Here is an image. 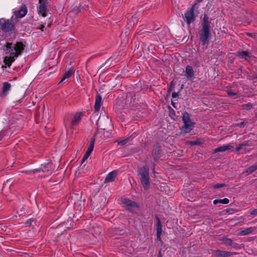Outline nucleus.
Here are the masks:
<instances>
[{
    "label": "nucleus",
    "mask_w": 257,
    "mask_h": 257,
    "mask_svg": "<svg viewBox=\"0 0 257 257\" xmlns=\"http://www.w3.org/2000/svg\"><path fill=\"white\" fill-rule=\"evenodd\" d=\"M139 175L140 176V181L144 189L145 190L149 189L150 186V182L148 167L145 166L142 167L139 170Z\"/></svg>",
    "instance_id": "f257e3e1"
},
{
    "label": "nucleus",
    "mask_w": 257,
    "mask_h": 257,
    "mask_svg": "<svg viewBox=\"0 0 257 257\" xmlns=\"http://www.w3.org/2000/svg\"><path fill=\"white\" fill-rule=\"evenodd\" d=\"M182 120L184 122V126L181 128L182 132L184 133H189L194 127V123L189 119V115L185 112L183 114Z\"/></svg>",
    "instance_id": "f03ea898"
},
{
    "label": "nucleus",
    "mask_w": 257,
    "mask_h": 257,
    "mask_svg": "<svg viewBox=\"0 0 257 257\" xmlns=\"http://www.w3.org/2000/svg\"><path fill=\"white\" fill-rule=\"evenodd\" d=\"M82 114L81 112H77L73 117L71 121L69 123L68 122V117L65 116L64 119V123L66 128L67 127H70L72 128L74 125L78 124L81 119Z\"/></svg>",
    "instance_id": "7ed1b4c3"
},
{
    "label": "nucleus",
    "mask_w": 257,
    "mask_h": 257,
    "mask_svg": "<svg viewBox=\"0 0 257 257\" xmlns=\"http://www.w3.org/2000/svg\"><path fill=\"white\" fill-rule=\"evenodd\" d=\"M0 27L3 31L9 32L13 29L14 24L12 20H6L2 19L0 20Z\"/></svg>",
    "instance_id": "20e7f679"
},
{
    "label": "nucleus",
    "mask_w": 257,
    "mask_h": 257,
    "mask_svg": "<svg viewBox=\"0 0 257 257\" xmlns=\"http://www.w3.org/2000/svg\"><path fill=\"white\" fill-rule=\"evenodd\" d=\"M210 27H202L200 39L203 45H205L208 43V37L210 34Z\"/></svg>",
    "instance_id": "39448f33"
},
{
    "label": "nucleus",
    "mask_w": 257,
    "mask_h": 257,
    "mask_svg": "<svg viewBox=\"0 0 257 257\" xmlns=\"http://www.w3.org/2000/svg\"><path fill=\"white\" fill-rule=\"evenodd\" d=\"M194 5L188 10L184 15L183 19L188 25H190L195 20L194 14Z\"/></svg>",
    "instance_id": "423d86ee"
},
{
    "label": "nucleus",
    "mask_w": 257,
    "mask_h": 257,
    "mask_svg": "<svg viewBox=\"0 0 257 257\" xmlns=\"http://www.w3.org/2000/svg\"><path fill=\"white\" fill-rule=\"evenodd\" d=\"M27 13V9L25 5H22L19 11L15 12V16L16 18H22L26 16Z\"/></svg>",
    "instance_id": "0eeeda50"
},
{
    "label": "nucleus",
    "mask_w": 257,
    "mask_h": 257,
    "mask_svg": "<svg viewBox=\"0 0 257 257\" xmlns=\"http://www.w3.org/2000/svg\"><path fill=\"white\" fill-rule=\"evenodd\" d=\"M40 169L44 173H46L47 175L51 174L52 170H53V166L52 163H48L46 164L42 165Z\"/></svg>",
    "instance_id": "6e6552de"
},
{
    "label": "nucleus",
    "mask_w": 257,
    "mask_h": 257,
    "mask_svg": "<svg viewBox=\"0 0 257 257\" xmlns=\"http://www.w3.org/2000/svg\"><path fill=\"white\" fill-rule=\"evenodd\" d=\"M25 48V45L22 42H17L14 47L16 52L13 53V55H15L17 57L20 55Z\"/></svg>",
    "instance_id": "1a4fd4ad"
},
{
    "label": "nucleus",
    "mask_w": 257,
    "mask_h": 257,
    "mask_svg": "<svg viewBox=\"0 0 257 257\" xmlns=\"http://www.w3.org/2000/svg\"><path fill=\"white\" fill-rule=\"evenodd\" d=\"M185 72V76L188 80H192L194 78V72L191 66H186Z\"/></svg>",
    "instance_id": "9d476101"
},
{
    "label": "nucleus",
    "mask_w": 257,
    "mask_h": 257,
    "mask_svg": "<svg viewBox=\"0 0 257 257\" xmlns=\"http://www.w3.org/2000/svg\"><path fill=\"white\" fill-rule=\"evenodd\" d=\"M118 171L117 170H114L109 173L104 180V183L112 182L114 180L116 176L117 175Z\"/></svg>",
    "instance_id": "9b49d317"
},
{
    "label": "nucleus",
    "mask_w": 257,
    "mask_h": 257,
    "mask_svg": "<svg viewBox=\"0 0 257 257\" xmlns=\"http://www.w3.org/2000/svg\"><path fill=\"white\" fill-rule=\"evenodd\" d=\"M215 253L216 256L218 257H228L232 254H235V253L234 252L223 251L218 249L215 251Z\"/></svg>",
    "instance_id": "f8f14e48"
},
{
    "label": "nucleus",
    "mask_w": 257,
    "mask_h": 257,
    "mask_svg": "<svg viewBox=\"0 0 257 257\" xmlns=\"http://www.w3.org/2000/svg\"><path fill=\"white\" fill-rule=\"evenodd\" d=\"M233 147L231 146L230 145H224L223 146H220L218 148H216L213 151L214 153H216L217 152H224L225 151L228 150L230 149H231Z\"/></svg>",
    "instance_id": "ddd939ff"
},
{
    "label": "nucleus",
    "mask_w": 257,
    "mask_h": 257,
    "mask_svg": "<svg viewBox=\"0 0 257 257\" xmlns=\"http://www.w3.org/2000/svg\"><path fill=\"white\" fill-rule=\"evenodd\" d=\"M11 55H12L11 56L6 57L4 59V62L8 67L11 65L12 62L15 61V58L16 57L15 55H13V53H11Z\"/></svg>",
    "instance_id": "4468645a"
},
{
    "label": "nucleus",
    "mask_w": 257,
    "mask_h": 257,
    "mask_svg": "<svg viewBox=\"0 0 257 257\" xmlns=\"http://www.w3.org/2000/svg\"><path fill=\"white\" fill-rule=\"evenodd\" d=\"M102 104L101 97H96L94 108L95 111H98L100 110L101 106Z\"/></svg>",
    "instance_id": "2eb2a0df"
},
{
    "label": "nucleus",
    "mask_w": 257,
    "mask_h": 257,
    "mask_svg": "<svg viewBox=\"0 0 257 257\" xmlns=\"http://www.w3.org/2000/svg\"><path fill=\"white\" fill-rule=\"evenodd\" d=\"M40 4V5L39 8V12L40 14H42V16L43 17H45L46 16V10H47L46 7L45 6V4L41 3Z\"/></svg>",
    "instance_id": "dca6fc26"
},
{
    "label": "nucleus",
    "mask_w": 257,
    "mask_h": 257,
    "mask_svg": "<svg viewBox=\"0 0 257 257\" xmlns=\"http://www.w3.org/2000/svg\"><path fill=\"white\" fill-rule=\"evenodd\" d=\"M11 87V84L8 82L4 83L3 87V94L4 95H7L8 91L10 90Z\"/></svg>",
    "instance_id": "f3484780"
},
{
    "label": "nucleus",
    "mask_w": 257,
    "mask_h": 257,
    "mask_svg": "<svg viewBox=\"0 0 257 257\" xmlns=\"http://www.w3.org/2000/svg\"><path fill=\"white\" fill-rule=\"evenodd\" d=\"M73 73H74V72H73V71L72 70H69L67 71L65 73V74H64V76H63V77L62 79H61V80L60 81L59 83H62V82H63V81L64 80H65L66 79H68V78H70V77L72 75V74Z\"/></svg>",
    "instance_id": "a211bd4d"
},
{
    "label": "nucleus",
    "mask_w": 257,
    "mask_h": 257,
    "mask_svg": "<svg viewBox=\"0 0 257 257\" xmlns=\"http://www.w3.org/2000/svg\"><path fill=\"white\" fill-rule=\"evenodd\" d=\"M249 53L248 51H239L237 52V56L240 58L246 59L249 57Z\"/></svg>",
    "instance_id": "6ab92c4d"
},
{
    "label": "nucleus",
    "mask_w": 257,
    "mask_h": 257,
    "mask_svg": "<svg viewBox=\"0 0 257 257\" xmlns=\"http://www.w3.org/2000/svg\"><path fill=\"white\" fill-rule=\"evenodd\" d=\"M213 202L214 204H217V203L226 204L229 202V201L228 199L225 198L222 199H215Z\"/></svg>",
    "instance_id": "aec40b11"
},
{
    "label": "nucleus",
    "mask_w": 257,
    "mask_h": 257,
    "mask_svg": "<svg viewBox=\"0 0 257 257\" xmlns=\"http://www.w3.org/2000/svg\"><path fill=\"white\" fill-rule=\"evenodd\" d=\"M202 27H210L209 18L207 15H204L203 19Z\"/></svg>",
    "instance_id": "412c9836"
},
{
    "label": "nucleus",
    "mask_w": 257,
    "mask_h": 257,
    "mask_svg": "<svg viewBox=\"0 0 257 257\" xmlns=\"http://www.w3.org/2000/svg\"><path fill=\"white\" fill-rule=\"evenodd\" d=\"M257 169V165H253L248 168H247L245 171L246 175H249Z\"/></svg>",
    "instance_id": "4be33fe9"
},
{
    "label": "nucleus",
    "mask_w": 257,
    "mask_h": 257,
    "mask_svg": "<svg viewBox=\"0 0 257 257\" xmlns=\"http://www.w3.org/2000/svg\"><path fill=\"white\" fill-rule=\"evenodd\" d=\"M253 229L251 227L247 228L244 229H243L241 231L240 235H244L249 234L252 231Z\"/></svg>",
    "instance_id": "5701e85b"
},
{
    "label": "nucleus",
    "mask_w": 257,
    "mask_h": 257,
    "mask_svg": "<svg viewBox=\"0 0 257 257\" xmlns=\"http://www.w3.org/2000/svg\"><path fill=\"white\" fill-rule=\"evenodd\" d=\"M94 140H92L91 141V142H90L89 145V147L87 149V150L86 151V153H87L88 154H91L93 150V148H94Z\"/></svg>",
    "instance_id": "b1692460"
},
{
    "label": "nucleus",
    "mask_w": 257,
    "mask_h": 257,
    "mask_svg": "<svg viewBox=\"0 0 257 257\" xmlns=\"http://www.w3.org/2000/svg\"><path fill=\"white\" fill-rule=\"evenodd\" d=\"M101 229L98 227H95L93 228L92 233L94 236L99 235L101 233Z\"/></svg>",
    "instance_id": "393cba45"
},
{
    "label": "nucleus",
    "mask_w": 257,
    "mask_h": 257,
    "mask_svg": "<svg viewBox=\"0 0 257 257\" xmlns=\"http://www.w3.org/2000/svg\"><path fill=\"white\" fill-rule=\"evenodd\" d=\"M123 203L125 204L131 206H135L136 204L134 202L128 199H124L123 201Z\"/></svg>",
    "instance_id": "a878e982"
},
{
    "label": "nucleus",
    "mask_w": 257,
    "mask_h": 257,
    "mask_svg": "<svg viewBox=\"0 0 257 257\" xmlns=\"http://www.w3.org/2000/svg\"><path fill=\"white\" fill-rule=\"evenodd\" d=\"M162 226L161 225L160 221L158 220L157 227V236L161 235L162 233Z\"/></svg>",
    "instance_id": "bb28decb"
},
{
    "label": "nucleus",
    "mask_w": 257,
    "mask_h": 257,
    "mask_svg": "<svg viewBox=\"0 0 257 257\" xmlns=\"http://www.w3.org/2000/svg\"><path fill=\"white\" fill-rule=\"evenodd\" d=\"M127 142H128L127 139H124V140H121L119 141H117V142L118 145L123 146V145L126 144L127 143Z\"/></svg>",
    "instance_id": "cd10ccee"
},
{
    "label": "nucleus",
    "mask_w": 257,
    "mask_h": 257,
    "mask_svg": "<svg viewBox=\"0 0 257 257\" xmlns=\"http://www.w3.org/2000/svg\"><path fill=\"white\" fill-rule=\"evenodd\" d=\"M11 46H12V43H7V44H6L7 49L6 50V51L7 52L10 53V51L11 48Z\"/></svg>",
    "instance_id": "c85d7f7f"
},
{
    "label": "nucleus",
    "mask_w": 257,
    "mask_h": 257,
    "mask_svg": "<svg viewBox=\"0 0 257 257\" xmlns=\"http://www.w3.org/2000/svg\"><path fill=\"white\" fill-rule=\"evenodd\" d=\"M176 98H177V97H173V99L171 100V102H172V104L173 106V107L176 108H177V104H176L175 102V101L176 100Z\"/></svg>",
    "instance_id": "c756f323"
},
{
    "label": "nucleus",
    "mask_w": 257,
    "mask_h": 257,
    "mask_svg": "<svg viewBox=\"0 0 257 257\" xmlns=\"http://www.w3.org/2000/svg\"><path fill=\"white\" fill-rule=\"evenodd\" d=\"M187 144H190L191 146H194L196 145H198L199 144V141H192V142H188L187 143Z\"/></svg>",
    "instance_id": "7c9ffc66"
},
{
    "label": "nucleus",
    "mask_w": 257,
    "mask_h": 257,
    "mask_svg": "<svg viewBox=\"0 0 257 257\" xmlns=\"http://www.w3.org/2000/svg\"><path fill=\"white\" fill-rule=\"evenodd\" d=\"M90 155V154H88L87 153H85L82 159V162H84L86 160H87Z\"/></svg>",
    "instance_id": "2f4dec72"
},
{
    "label": "nucleus",
    "mask_w": 257,
    "mask_h": 257,
    "mask_svg": "<svg viewBox=\"0 0 257 257\" xmlns=\"http://www.w3.org/2000/svg\"><path fill=\"white\" fill-rule=\"evenodd\" d=\"M90 155V154H88L87 153H85L82 159V162H84L86 160H87Z\"/></svg>",
    "instance_id": "473e14b6"
},
{
    "label": "nucleus",
    "mask_w": 257,
    "mask_h": 257,
    "mask_svg": "<svg viewBox=\"0 0 257 257\" xmlns=\"http://www.w3.org/2000/svg\"><path fill=\"white\" fill-rule=\"evenodd\" d=\"M224 186V184H217L215 185H214L213 187L214 189H217L220 187H222Z\"/></svg>",
    "instance_id": "72a5a7b5"
},
{
    "label": "nucleus",
    "mask_w": 257,
    "mask_h": 257,
    "mask_svg": "<svg viewBox=\"0 0 257 257\" xmlns=\"http://www.w3.org/2000/svg\"><path fill=\"white\" fill-rule=\"evenodd\" d=\"M251 107V105L249 104H245L243 106V108L246 109H249Z\"/></svg>",
    "instance_id": "f704fd0d"
},
{
    "label": "nucleus",
    "mask_w": 257,
    "mask_h": 257,
    "mask_svg": "<svg viewBox=\"0 0 257 257\" xmlns=\"http://www.w3.org/2000/svg\"><path fill=\"white\" fill-rule=\"evenodd\" d=\"M169 112H170V115L171 117H173V116L175 115V112H174V111L173 109L170 110Z\"/></svg>",
    "instance_id": "c9c22d12"
},
{
    "label": "nucleus",
    "mask_w": 257,
    "mask_h": 257,
    "mask_svg": "<svg viewBox=\"0 0 257 257\" xmlns=\"http://www.w3.org/2000/svg\"><path fill=\"white\" fill-rule=\"evenodd\" d=\"M250 214L252 215H257V208L252 210Z\"/></svg>",
    "instance_id": "e433bc0d"
},
{
    "label": "nucleus",
    "mask_w": 257,
    "mask_h": 257,
    "mask_svg": "<svg viewBox=\"0 0 257 257\" xmlns=\"http://www.w3.org/2000/svg\"><path fill=\"white\" fill-rule=\"evenodd\" d=\"M173 88H174V84H173V82H172L170 86V87H169V91H172Z\"/></svg>",
    "instance_id": "4c0bfd02"
},
{
    "label": "nucleus",
    "mask_w": 257,
    "mask_h": 257,
    "mask_svg": "<svg viewBox=\"0 0 257 257\" xmlns=\"http://www.w3.org/2000/svg\"><path fill=\"white\" fill-rule=\"evenodd\" d=\"M257 34L256 33H247V35L250 37H254Z\"/></svg>",
    "instance_id": "58836bf2"
},
{
    "label": "nucleus",
    "mask_w": 257,
    "mask_h": 257,
    "mask_svg": "<svg viewBox=\"0 0 257 257\" xmlns=\"http://www.w3.org/2000/svg\"><path fill=\"white\" fill-rule=\"evenodd\" d=\"M226 242L227 244H231L232 243V240L230 239H227Z\"/></svg>",
    "instance_id": "ea45409f"
},
{
    "label": "nucleus",
    "mask_w": 257,
    "mask_h": 257,
    "mask_svg": "<svg viewBox=\"0 0 257 257\" xmlns=\"http://www.w3.org/2000/svg\"><path fill=\"white\" fill-rule=\"evenodd\" d=\"M241 146H242V145H239L238 146H237V147L236 148V151H239V150L240 149V148H241Z\"/></svg>",
    "instance_id": "a19ab883"
},
{
    "label": "nucleus",
    "mask_w": 257,
    "mask_h": 257,
    "mask_svg": "<svg viewBox=\"0 0 257 257\" xmlns=\"http://www.w3.org/2000/svg\"><path fill=\"white\" fill-rule=\"evenodd\" d=\"M178 96V94L177 93H175V92H173L172 94V97H174V96Z\"/></svg>",
    "instance_id": "79ce46f5"
},
{
    "label": "nucleus",
    "mask_w": 257,
    "mask_h": 257,
    "mask_svg": "<svg viewBox=\"0 0 257 257\" xmlns=\"http://www.w3.org/2000/svg\"><path fill=\"white\" fill-rule=\"evenodd\" d=\"M157 239L160 241L161 240V235L157 236Z\"/></svg>",
    "instance_id": "37998d69"
},
{
    "label": "nucleus",
    "mask_w": 257,
    "mask_h": 257,
    "mask_svg": "<svg viewBox=\"0 0 257 257\" xmlns=\"http://www.w3.org/2000/svg\"><path fill=\"white\" fill-rule=\"evenodd\" d=\"M44 26L43 25H42V26H41V27L40 28V29L41 30H42V31H43V29H44Z\"/></svg>",
    "instance_id": "c03bdc74"
},
{
    "label": "nucleus",
    "mask_w": 257,
    "mask_h": 257,
    "mask_svg": "<svg viewBox=\"0 0 257 257\" xmlns=\"http://www.w3.org/2000/svg\"><path fill=\"white\" fill-rule=\"evenodd\" d=\"M229 210H231V211H233V209L230 208V209H228L227 210V212H229Z\"/></svg>",
    "instance_id": "a18cd8bd"
},
{
    "label": "nucleus",
    "mask_w": 257,
    "mask_h": 257,
    "mask_svg": "<svg viewBox=\"0 0 257 257\" xmlns=\"http://www.w3.org/2000/svg\"><path fill=\"white\" fill-rule=\"evenodd\" d=\"M202 0H196V2H198V3H200L202 1Z\"/></svg>",
    "instance_id": "49530a36"
},
{
    "label": "nucleus",
    "mask_w": 257,
    "mask_h": 257,
    "mask_svg": "<svg viewBox=\"0 0 257 257\" xmlns=\"http://www.w3.org/2000/svg\"><path fill=\"white\" fill-rule=\"evenodd\" d=\"M229 95H234L235 94L234 93H228Z\"/></svg>",
    "instance_id": "de8ad7c7"
},
{
    "label": "nucleus",
    "mask_w": 257,
    "mask_h": 257,
    "mask_svg": "<svg viewBox=\"0 0 257 257\" xmlns=\"http://www.w3.org/2000/svg\"><path fill=\"white\" fill-rule=\"evenodd\" d=\"M38 170H35L34 171V172H38Z\"/></svg>",
    "instance_id": "09e8293b"
},
{
    "label": "nucleus",
    "mask_w": 257,
    "mask_h": 257,
    "mask_svg": "<svg viewBox=\"0 0 257 257\" xmlns=\"http://www.w3.org/2000/svg\"><path fill=\"white\" fill-rule=\"evenodd\" d=\"M158 257H162L161 255H159Z\"/></svg>",
    "instance_id": "8fccbe9b"
}]
</instances>
